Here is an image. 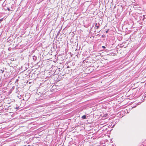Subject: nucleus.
Wrapping results in <instances>:
<instances>
[{
    "mask_svg": "<svg viewBox=\"0 0 146 146\" xmlns=\"http://www.w3.org/2000/svg\"><path fill=\"white\" fill-rule=\"evenodd\" d=\"M33 60H34V61H35L36 60V59H37V57L36 56H34L33 57Z\"/></svg>",
    "mask_w": 146,
    "mask_h": 146,
    "instance_id": "nucleus-3",
    "label": "nucleus"
},
{
    "mask_svg": "<svg viewBox=\"0 0 146 146\" xmlns=\"http://www.w3.org/2000/svg\"><path fill=\"white\" fill-rule=\"evenodd\" d=\"M86 115H85L83 116H82L81 118L83 119H86Z\"/></svg>",
    "mask_w": 146,
    "mask_h": 146,
    "instance_id": "nucleus-2",
    "label": "nucleus"
},
{
    "mask_svg": "<svg viewBox=\"0 0 146 146\" xmlns=\"http://www.w3.org/2000/svg\"><path fill=\"white\" fill-rule=\"evenodd\" d=\"M3 18L0 19V23H1V22H2L3 20Z\"/></svg>",
    "mask_w": 146,
    "mask_h": 146,
    "instance_id": "nucleus-4",
    "label": "nucleus"
},
{
    "mask_svg": "<svg viewBox=\"0 0 146 146\" xmlns=\"http://www.w3.org/2000/svg\"><path fill=\"white\" fill-rule=\"evenodd\" d=\"M106 33H108V31H106Z\"/></svg>",
    "mask_w": 146,
    "mask_h": 146,
    "instance_id": "nucleus-9",
    "label": "nucleus"
},
{
    "mask_svg": "<svg viewBox=\"0 0 146 146\" xmlns=\"http://www.w3.org/2000/svg\"><path fill=\"white\" fill-rule=\"evenodd\" d=\"M136 107V106H134V107H133V108H134V107Z\"/></svg>",
    "mask_w": 146,
    "mask_h": 146,
    "instance_id": "nucleus-8",
    "label": "nucleus"
},
{
    "mask_svg": "<svg viewBox=\"0 0 146 146\" xmlns=\"http://www.w3.org/2000/svg\"><path fill=\"white\" fill-rule=\"evenodd\" d=\"M4 71H3L2 72V73H3V72Z\"/></svg>",
    "mask_w": 146,
    "mask_h": 146,
    "instance_id": "nucleus-11",
    "label": "nucleus"
},
{
    "mask_svg": "<svg viewBox=\"0 0 146 146\" xmlns=\"http://www.w3.org/2000/svg\"><path fill=\"white\" fill-rule=\"evenodd\" d=\"M7 9H8V11H11V10H10V9H9V8H7Z\"/></svg>",
    "mask_w": 146,
    "mask_h": 146,
    "instance_id": "nucleus-5",
    "label": "nucleus"
},
{
    "mask_svg": "<svg viewBox=\"0 0 146 146\" xmlns=\"http://www.w3.org/2000/svg\"><path fill=\"white\" fill-rule=\"evenodd\" d=\"M102 47H103V48H106V47H105V46H102Z\"/></svg>",
    "mask_w": 146,
    "mask_h": 146,
    "instance_id": "nucleus-6",
    "label": "nucleus"
},
{
    "mask_svg": "<svg viewBox=\"0 0 146 146\" xmlns=\"http://www.w3.org/2000/svg\"><path fill=\"white\" fill-rule=\"evenodd\" d=\"M138 10H140L141 9H138Z\"/></svg>",
    "mask_w": 146,
    "mask_h": 146,
    "instance_id": "nucleus-10",
    "label": "nucleus"
},
{
    "mask_svg": "<svg viewBox=\"0 0 146 146\" xmlns=\"http://www.w3.org/2000/svg\"><path fill=\"white\" fill-rule=\"evenodd\" d=\"M95 35H96L97 36V35H98V34H97V33H96Z\"/></svg>",
    "mask_w": 146,
    "mask_h": 146,
    "instance_id": "nucleus-7",
    "label": "nucleus"
},
{
    "mask_svg": "<svg viewBox=\"0 0 146 146\" xmlns=\"http://www.w3.org/2000/svg\"><path fill=\"white\" fill-rule=\"evenodd\" d=\"M95 26L97 28V29H98L99 28L100 26V24L98 23V24L97 25V23H96Z\"/></svg>",
    "mask_w": 146,
    "mask_h": 146,
    "instance_id": "nucleus-1",
    "label": "nucleus"
}]
</instances>
